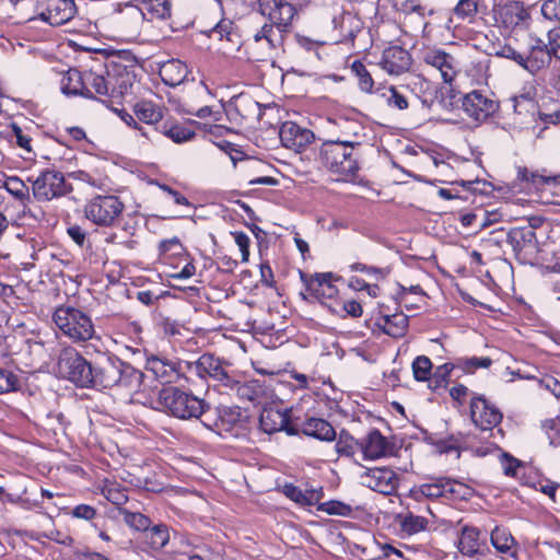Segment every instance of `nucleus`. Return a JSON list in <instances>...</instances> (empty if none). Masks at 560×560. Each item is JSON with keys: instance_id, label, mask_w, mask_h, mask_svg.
Masks as SVG:
<instances>
[{"instance_id": "7", "label": "nucleus", "mask_w": 560, "mask_h": 560, "mask_svg": "<svg viewBox=\"0 0 560 560\" xmlns=\"http://www.w3.org/2000/svg\"><path fill=\"white\" fill-rule=\"evenodd\" d=\"M57 373L78 386H90L92 378V365L73 347H65L60 350L57 361Z\"/></svg>"}, {"instance_id": "19", "label": "nucleus", "mask_w": 560, "mask_h": 560, "mask_svg": "<svg viewBox=\"0 0 560 560\" xmlns=\"http://www.w3.org/2000/svg\"><path fill=\"white\" fill-rule=\"evenodd\" d=\"M553 55L550 51L548 44L539 38L533 39L529 44L528 52L524 55L522 68L532 74H536L542 69L549 67Z\"/></svg>"}, {"instance_id": "42", "label": "nucleus", "mask_w": 560, "mask_h": 560, "mask_svg": "<svg viewBox=\"0 0 560 560\" xmlns=\"http://www.w3.org/2000/svg\"><path fill=\"white\" fill-rule=\"evenodd\" d=\"M119 514L122 516L124 522L136 530L147 532L152 524L148 516L139 512H131L127 509H119Z\"/></svg>"}, {"instance_id": "64", "label": "nucleus", "mask_w": 560, "mask_h": 560, "mask_svg": "<svg viewBox=\"0 0 560 560\" xmlns=\"http://www.w3.org/2000/svg\"><path fill=\"white\" fill-rule=\"evenodd\" d=\"M498 56L508 58L516 62L518 66L522 67V61H524V54L518 52L515 50L512 46L505 45L503 46L498 52Z\"/></svg>"}, {"instance_id": "11", "label": "nucleus", "mask_w": 560, "mask_h": 560, "mask_svg": "<svg viewBox=\"0 0 560 560\" xmlns=\"http://www.w3.org/2000/svg\"><path fill=\"white\" fill-rule=\"evenodd\" d=\"M462 109L479 127L499 109V103L491 94L474 90L462 97Z\"/></svg>"}, {"instance_id": "41", "label": "nucleus", "mask_w": 560, "mask_h": 560, "mask_svg": "<svg viewBox=\"0 0 560 560\" xmlns=\"http://www.w3.org/2000/svg\"><path fill=\"white\" fill-rule=\"evenodd\" d=\"M343 127L341 128L340 132L336 136L330 138V141H343L348 140L351 142V148L357 149L360 147L361 141V135H360V126L353 122H349L347 120L342 121Z\"/></svg>"}, {"instance_id": "32", "label": "nucleus", "mask_w": 560, "mask_h": 560, "mask_svg": "<svg viewBox=\"0 0 560 560\" xmlns=\"http://www.w3.org/2000/svg\"><path fill=\"white\" fill-rule=\"evenodd\" d=\"M513 112L518 119L516 122L523 124L525 122L526 117L534 115L536 109V104L534 100L528 94H520L512 96L509 100Z\"/></svg>"}, {"instance_id": "47", "label": "nucleus", "mask_w": 560, "mask_h": 560, "mask_svg": "<svg viewBox=\"0 0 560 560\" xmlns=\"http://www.w3.org/2000/svg\"><path fill=\"white\" fill-rule=\"evenodd\" d=\"M428 520L423 516L409 514L400 522L401 529L408 535H413L427 528Z\"/></svg>"}, {"instance_id": "18", "label": "nucleus", "mask_w": 560, "mask_h": 560, "mask_svg": "<svg viewBox=\"0 0 560 560\" xmlns=\"http://www.w3.org/2000/svg\"><path fill=\"white\" fill-rule=\"evenodd\" d=\"M280 141L283 147L300 151L313 142L315 136L312 130L304 128L293 121H285L279 130Z\"/></svg>"}, {"instance_id": "26", "label": "nucleus", "mask_w": 560, "mask_h": 560, "mask_svg": "<svg viewBox=\"0 0 560 560\" xmlns=\"http://www.w3.org/2000/svg\"><path fill=\"white\" fill-rule=\"evenodd\" d=\"M148 18V22L166 21L172 16L171 0H133Z\"/></svg>"}, {"instance_id": "33", "label": "nucleus", "mask_w": 560, "mask_h": 560, "mask_svg": "<svg viewBox=\"0 0 560 560\" xmlns=\"http://www.w3.org/2000/svg\"><path fill=\"white\" fill-rule=\"evenodd\" d=\"M480 532L476 527L465 526L458 541V549L463 555L475 556L479 550Z\"/></svg>"}, {"instance_id": "16", "label": "nucleus", "mask_w": 560, "mask_h": 560, "mask_svg": "<svg viewBox=\"0 0 560 560\" xmlns=\"http://www.w3.org/2000/svg\"><path fill=\"white\" fill-rule=\"evenodd\" d=\"M287 33L265 20L264 24L254 31L252 40L261 48L264 56L272 57L283 46Z\"/></svg>"}, {"instance_id": "34", "label": "nucleus", "mask_w": 560, "mask_h": 560, "mask_svg": "<svg viewBox=\"0 0 560 560\" xmlns=\"http://www.w3.org/2000/svg\"><path fill=\"white\" fill-rule=\"evenodd\" d=\"M283 493L292 501L302 505H313L318 500L317 491H303L292 483H287L283 486Z\"/></svg>"}, {"instance_id": "5", "label": "nucleus", "mask_w": 560, "mask_h": 560, "mask_svg": "<svg viewBox=\"0 0 560 560\" xmlns=\"http://www.w3.org/2000/svg\"><path fill=\"white\" fill-rule=\"evenodd\" d=\"M158 405L159 409L180 420L199 419L209 409V405L203 399L176 387L163 388L159 393Z\"/></svg>"}, {"instance_id": "36", "label": "nucleus", "mask_w": 560, "mask_h": 560, "mask_svg": "<svg viewBox=\"0 0 560 560\" xmlns=\"http://www.w3.org/2000/svg\"><path fill=\"white\" fill-rule=\"evenodd\" d=\"M145 539L153 550L164 548L170 540L167 526L163 524L150 526L149 530H147Z\"/></svg>"}, {"instance_id": "28", "label": "nucleus", "mask_w": 560, "mask_h": 560, "mask_svg": "<svg viewBox=\"0 0 560 560\" xmlns=\"http://www.w3.org/2000/svg\"><path fill=\"white\" fill-rule=\"evenodd\" d=\"M471 420H502L499 409L483 397H474L470 400Z\"/></svg>"}, {"instance_id": "30", "label": "nucleus", "mask_w": 560, "mask_h": 560, "mask_svg": "<svg viewBox=\"0 0 560 560\" xmlns=\"http://www.w3.org/2000/svg\"><path fill=\"white\" fill-rule=\"evenodd\" d=\"M528 16V12L524 5L516 1L503 5L500 10V18L502 22L510 27L523 24Z\"/></svg>"}, {"instance_id": "63", "label": "nucleus", "mask_w": 560, "mask_h": 560, "mask_svg": "<svg viewBox=\"0 0 560 560\" xmlns=\"http://www.w3.org/2000/svg\"><path fill=\"white\" fill-rule=\"evenodd\" d=\"M548 46L553 57L560 60V25L548 32Z\"/></svg>"}, {"instance_id": "43", "label": "nucleus", "mask_w": 560, "mask_h": 560, "mask_svg": "<svg viewBox=\"0 0 560 560\" xmlns=\"http://www.w3.org/2000/svg\"><path fill=\"white\" fill-rule=\"evenodd\" d=\"M240 398L248 401L256 400L262 393V386L259 381L254 380L244 384H241L236 380V385L233 388Z\"/></svg>"}, {"instance_id": "40", "label": "nucleus", "mask_w": 560, "mask_h": 560, "mask_svg": "<svg viewBox=\"0 0 560 560\" xmlns=\"http://www.w3.org/2000/svg\"><path fill=\"white\" fill-rule=\"evenodd\" d=\"M487 7L481 0H459L454 13L459 19L471 20L477 13L485 12Z\"/></svg>"}, {"instance_id": "51", "label": "nucleus", "mask_w": 560, "mask_h": 560, "mask_svg": "<svg viewBox=\"0 0 560 560\" xmlns=\"http://www.w3.org/2000/svg\"><path fill=\"white\" fill-rule=\"evenodd\" d=\"M236 424L237 422H202V427L205 429L212 431L223 439L238 435L236 432Z\"/></svg>"}, {"instance_id": "17", "label": "nucleus", "mask_w": 560, "mask_h": 560, "mask_svg": "<svg viewBox=\"0 0 560 560\" xmlns=\"http://www.w3.org/2000/svg\"><path fill=\"white\" fill-rule=\"evenodd\" d=\"M362 483L383 494H392L398 486L396 472L389 468H371L362 475Z\"/></svg>"}, {"instance_id": "53", "label": "nucleus", "mask_w": 560, "mask_h": 560, "mask_svg": "<svg viewBox=\"0 0 560 560\" xmlns=\"http://www.w3.org/2000/svg\"><path fill=\"white\" fill-rule=\"evenodd\" d=\"M69 177L75 180L79 185L86 184L92 188L101 189L104 186V182L101 178L94 177L85 171H74L69 173Z\"/></svg>"}, {"instance_id": "56", "label": "nucleus", "mask_w": 560, "mask_h": 560, "mask_svg": "<svg viewBox=\"0 0 560 560\" xmlns=\"http://www.w3.org/2000/svg\"><path fill=\"white\" fill-rule=\"evenodd\" d=\"M322 510L330 515L350 516L352 514V508L339 501L324 503Z\"/></svg>"}, {"instance_id": "22", "label": "nucleus", "mask_w": 560, "mask_h": 560, "mask_svg": "<svg viewBox=\"0 0 560 560\" xmlns=\"http://www.w3.org/2000/svg\"><path fill=\"white\" fill-rule=\"evenodd\" d=\"M74 14L75 4L73 0H50L40 16L50 25L58 26L69 22Z\"/></svg>"}, {"instance_id": "15", "label": "nucleus", "mask_w": 560, "mask_h": 560, "mask_svg": "<svg viewBox=\"0 0 560 560\" xmlns=\"http://www.w3.org/2000/svg\"><path fill=\"white\" fill-rule=\"evenodd\" d=\"M145 369L163 384L178 383L184 380L183 360L151 354L147 357Z\"/></svg>"}, {"instance_id": "3", "label": "nucleus", "mask_w": 560, "mask_h": 560, "mask_svg": "<svg viewBox=\"0 0 560 560\" xmlns=\"http://www.w3.org/2000/svg\"><path fill=\"white\" fill-rule=\"evenodd\" d=\"M57 329L74 343H83L95 336V327L90 314L79 307L60 305L52 313Z\"/></svg>"}, {"instance_id": "54", "label": "nucleus", "mask_w": 560, "mask_h": 560, "mask_svg": "<svg viewBox=\"0 0 560 560\" xmlns=\"http://www.w3.org/2000/svg\"><path fill=\"white\" fill-rule=\"evenodd\" d=\"M18 385V376L12 371L0 369V394L15 390Z\"/></svg>"}, {"instance_id": "9", "label": "nucleus", "mask_w": 560, "mask_h": 560, "mask_svg": "<svg viewBox=\"0 0 560 560\" xmlns=\"http://www.w3.org/2000/svg\"><path fill=\"white\" fill-rule=\"evenodd\" d=\"M469 492L470 489L466 485L451 478L439 477L430 478V482L411 489V497L417 501L440 498L466 499Z\"/></svg>"}, {"instance_id": "60", "label": "nucleus", "mask_w": 560, "mask_h": 560, "mask_svg": "<svg viewBox=\"0 0 560 560\" xmlns=\"http://www.w3.org/2000/svg\"><path fill=\"white\" fill-rule=\"evenodd\" d=\"M388 92L387 103L389 106L398 109H406L408 107L407 98L395 86H390Z\"/></svg>"}, {"instance_id": "45", "label": "nucleus", "mask_w": 560, "mask_h": 560, "mask_svg": "<svg viewBox=\"0 0 560 560\" xmlns=\"http://www.w3.org/2000/svg\"><path fill=\"white\" fill-rule=\"evenodd\" d=\"M351 70L358 78L361 91L368 93L371 92L373 90L374 81L365 66L361 61H354L351 66Z\"/></svg>"}, {"instance_id": "59", "label": "nucleus", "mask_w": 560, "mask_h": 560, "mask_svg": "<svg viewBox=\"0 0 560 560\" xmlns=\"http://www.w3.org/2000/svg\"><path fill=\"white\" fill-rule=\"evenodd\" d=\"M541 14L548 20H560V0H546L541 5Z\"/></svg>"}, {"instance_id": "57", "label": "nucleus", "mask_w": 560, "mask_h": 560, "mask_svg": "<svg viewBox=\"0 0 560 560\" xmlns=\"http://www.w3.org/2000/svg\"><path fill=\"white\" fill-rule=\"evenodd\" d=\"M453 370V365L450 363L442 364L436 368L432 377L430 378L431 383H434L435 387L444 386L450 377V374Z\"/></svg>"}, {"instance_id": "21", "label": "nucleus", "mask_w": 560, "mask_h": 560, "mask_svg": "<svg viewBox=\"0 0 560 560\" xmlns=\"http://www.w3.org/2000/svg\"><path fill=\"white\" fill-rule=\"evenodd\" d=\"M117 12L119 13L118 22L122 31L128 34H138L142 24L148 21V18L141 10L140 5L137 2H133V0L119 3Z\"/></svg>"}, {"instance_id": "48", "label": "nucleus", "mask_w": 560, "mask_h": 560, "mask_svg": "<svg viewBox=\"0 0 560 560\" xmlns=\"http://www.w3.org/2000/svg\"><path fill=\"white\" fill-rule=\"evenodd\" d=\"M432 362L425 355L417 357L412 362V372L417 381L423 382L430 380Z\"/></svg>"}, {"instance_id": "52", "label": "nucleus", "mask_w": 560, "mask_h": 560, "mask_svg": "<svg viewBox=\"0 0 560 560\" xmlns=\"http://www.w3.org/2000/svg\"><path fill=\"white\" fill-rule=\"evenodd\" d=\"M492 364V360L488 357L464 358L458 361V366L466 373H474L478 369H488Z\"/></svg>"}, {"instance_id": "61", "label": "nucleus", "mask_w": 560, "mask_h": 560, "mask_svg": "<svg viewBox=\"0 0 560 560\" xmlns=\"http://www.w3.org/2000/svg\"><path fill=\"white\" fill-rule=\"evenodd\" d=\"M334 275L330 272L316 273L312 279V290L318 294L326 285L332 282Z\"/></svg>"}, {"instance_id": "58", "label": "nucleus", "mask_w": 560, "mask_h": 560, "mask_svg": "<svg viewBox=\"0 0 560 560\" xmlns=\"http://www.w3.org/2000/svg\"><path fill=\"white\" fill-rule=\"evenodd\" d=\"M392 3L397 11L404 13L418 12L420 15H423V8L417 0H392Z\"/></svg>"}, {"instance_id": "10", "label": "nucleus", "mask_w": 560, "mask_h": 560, "mask_svg": "<svg viewBox=\"0 0 560 560\" xmlns=\"http://www.w3.org/2000/svg\"><path fill=\"white\" fill-rule=\"evenodd\" d=\"M508 243L512 246L514 255L521 264L533 265L538 259L539 246L533 226L511 229L508 233Z\"/></svg>"}, {"instance_id": "35", "label": "nucleus", "mask_w": 560, "mask_h": 560, "mask_svg": "<svg viewBox=\"0 0 560 560\" xmlns=\"http://www.w3.org/2000/svg\"><path fill=\"white\" fill-rule=\"evenodd\" d=\"M184 381L189 382L190 376L195 375L202 382H208L207 377V358L201 354L196 361L183 360Z\"/></svg>"}, {"instance_id": "25", "label": "nucleus", "mask_w": 560, "mask_h": 560, "mask_svg": "<svg viewBox=\"0 0 560 560\" xmlns=\"http://www.w3.org/2000/svg\"><path fill=\"white\" fill-rule=\"evenodd\" d=\"M361 450L365 459H377L388 454L389 444L378 431H373L362 440Z\"/></svg>"}, {"instance_id": "13", "label": "nucleus", "mask_w": 560, "mask_h": 560, "mask_svg": "<svg viewBox=\"0 0 560 560\" xmlns=\"http://www.w3.org/2000/svg\"><path fill=\"white\" fill-rule=\"evenodd\" d=\"M422 61L425 66L439 72L445 84L452 85L460 73V62L452 54L440 48H428L422 52Z\"/></svg>"}, {"instance_id": "14", "label": "nucleus", "mask_w": 560, "mask_h": 560, "mask_svg": "<svg viewBox=\"0 0 560 560\" xmlns=\"http://www.w3.org/2000/svg\"><path fill=\"white\" fill-rule=\"evenodd\" d=\"M260 15L276 27L290 32L295 7L287 0H257Z\"/></svg>"}, {"instance_id": "23", "label": "nucleus", "mask_w": 560, "mask_h": 560, "mask_svg": "<svg viewBox=\"0 0 560 560\" xmlns=\"http://www.w3.org/2000/svg\"><path fill=\"white\" fill-rule=\"evenodd\" d=\"M226 114L231 119H252L260 115V105L247 94L234 96L226 108Z\"/></svg>"}, {"instance_id": "50", "label": "nucleus", "mask_w": 560, "mask_h": 560, "mask_svg": "<svg viewBox=\"0 0 560 560\" xmlns=\"http://www.w3.org/2000/svg\"><path fill=\"white\" fill-rule=\"evenodd\" d=\"M212 34L217 35L219 39L225 38L228 42L237 44V34L235 32L234 23L231 20H221L212 30Z\"/></svg>"}, {"instance_id": "49", "label": "nucleus", "mask_w": 560, "mask_h": 560, "mask_svg": "<svg viewBox=\"0 0 560 560\" xmlns=\"http://www.w3.org/2000/svg\"><path fill=\"white\" fill-rule=\"evenodd\" d=\"M165 135L176 143L187 142L196 136L190 127L179 124L170 127Z\"/></svg>"}, {"instance_id": "4", "label": "nucleus", "mask_w": 560, "mask_h": 560, "mask_svg": "<svg viewBox=\"0 0 560 560\" xmlns=\"http://www.w3.org/2000/svg\"><path fill=\"white\" fill-rule=\"evenodd\" d=\"M355 149L351 142L325 140L319 149V159L327 170L343 180L351 179L359 171Z\"/></svg>"}, {"instance_id": "55", "label": "nucleus", "mask_w": 560, "mask_h": 560, "mask_svg": "<svg viewBox=\"0 0 560 560\" xmlns=\"http://www.w3.org/2000/svg\"><path fill=\"white\" fill-rule=\"evenodd\" d=\"M353 22L354 18L351 14H343L339 20L334 19L335 25L337 26L339 24L341 27V40H348L354 37V31L351 27Z\"/></svg>"}, {"instance_id": "27", "label": "nucleus", "mask_w": 560, "mask_h": 560, "mask_svg": "<svg viewBox=\"0 0 560 560\" xmlns=\"http://www.w3.org/2000/svg\"><path fill=\"white\" fill-rule=\"evenodd\" d=\"M187 74V66L175 59L165 62L160 69L162 80L170 86L180 84L186 79Z\"/></svg>"}, {"instance_id": "37", "label": "nucleus", "mask_w": 560, "mask_h": 560, "mask_svg": "<svg viewBox=\"0 0 560 560\" xmlns=\"http://www.w3.org/2000/svg\"><path fill=\"white\" fill-rule=\"evenodd\" d=\"M4 188L23 205L31 200L28 186L16 176L8 177L4 182Z\"/></svg>"}, {"instance_id": "29", "label": "nucleus", "mask_w": 560, "mask_h": 560, "mask_svg": "<svg viewBox=\"0 0 560 560\" xmlns=\"http://www.w3.org/2000/svg\"><path fill=\"white\" fill-rule=\"evenodd\" d=\"M83 80V72L78 69H69L61 77L60 90L67 96H82L86 94Z\"/></svg>"}, {"instance_id": "2", "label": "nucleus", "mask_w": 560, "mask_h": 560, "mask_svg": "<svg viewBox=\"0 0 560 560\" xmlns=\"http://www.w3.org/2000/svg\"><path fill=\"white\" fill-rule=\"evenodd\" d=\"M92 378L90 386L93 387H117L128 393H136L142 384L143 373L118 358L106 357L92 365Z\"/></svg>"}, {"instance_id": "44", "label": "nucleus", "mask_w": 560, "mask_h": 560, "mask_svg": "<svg viewBox=\"0 0 560 560\" xmlns=\"http://www.w3.org/2000/svg\"><path fill=\"white\" fill-rule=\"evenodd\" d=\"M491 544L499 552L505 553L513 546L514 538L508 530L495 527L491 533Z\"/></svg>"}, {"instance_id": "62", "label": "nucleus", "mask_w": 560, "mask_h": 560, "mask_svg": "<svg viewBox=\"0 0 560 560\" xmlns=\"http://www.w3.org/2000/svg\"><path fill=\"white\" fill-rule=\"evenodd\" d=\"M544 430L552 446L560 445V422H545Z\"/></svg>"}, {"instance_id": "1", "label": "nucleus", "mask_w": 560, "mask_h": 560, "mask_svg": "<svg viewBox=\"0 0 560 560\" xmlns=\"http://www.w3.org/2000/svg\"><path fill=\"white\" fill-rule=\"evenodd\" d=\"M129 65L121 61L108 60L104 67L83 72V97L114 96L124 94L132 86L135 81V65L131 59H126Z\"/></svg>"}, {"instance_id": "8", "label": "nucleus", "mask_w": 560, "mask_h": 560, "mask_svg": "<svg viewBox=\"0 0 560 560\" xmlns=\"http://www.w3.org/2000/svg\"><path fill=\"white\" fill-rule=\"evenodd\" d=\"M257 429L267 434L278 431H284L288 435L303 433L326 442L336 439V429L331 422H257Z\"/></svg>"}, {"instance_id": "38", "label": "nucleus", "mask_w": 560, "mask_h": 560, "mask_svg": "<svg viewBox=\"0 0 560 560\" xmlns=\"http://www.w3.org/2000/svg\"><path fill=\"white\" fill-rule=\"evenodd\" d=\"M135 114L139 120L152 125L162 119V112L151 102H140L135 106Z\"/></svg>"}, {"instance_id": "6", "label": "nucleus", "mask_w": 560, "mask_h": 560, "mask_svg": "<svg viewBox=\"0 0 560 560\" xmlns=\"http://www.w3.org/2000/svg\"><path fill=\"white\" fill-rule=\"evenodd\" d=\"M124 202L116 195L97 194L84 205V217L91 223L102 228L114 226L122 214Z\"/></svg>"}, {"instance_id": "31", "label": "nucleus", "mask_w": 560, "mask_h": 560, "mask_svg": "<svg viewBox=\"0 0 560 560\" xmlns=\"http://www.w3.org/2000/svg\"><path fill=\"white\" fill-rule=\"evenodd\" d=\"M382 320L381 327L383 331L390 337L400 338L407 331L408 316L402 313L386 315Z\"/></svg>"}, {"instance_id": "39", "label": "nucleus", "mask_w": 560, "mask_h": 560, "mask_svg": "<svg viewBox=\"0 0 560 560\" xmlns=\"http://www.w3.org/2000/svg\"><path fill=\"white\" fill-rule=\"evenodd\" d=\"M517 177L523 182L533 184L535 187L560 185V173L553 176H544L529 172L527 168H518Z\"/></svg>"}, {"instance_id": "12", "label": "nucleus", "mask_w": 560, "mask_h": 560, "mask_svg": "<svg viewBox=\"0 0 560 560\" xmlns=\"http://www.w3.org/2000/svg\"><path fill=\"white\" fill-rule=\"evenodd\" d=\"M72 190L60 172L46 170L32 180L33 197L39 201H50Z\"/></svg>"}, {"instance_id": "24", "label": "nucleus", "mask_w": 560, "mask_h": 560, "mask_svg": "<svg viewBox=\"0 0 560 560\" xmlns=\"http://www.w3.org/2000/svg\"><path fill=\"white\" fill-rule=\"evenodd\" d=\"M207 358V377L226 388H234L236 380L225 370V362L211 353H205Z\"/></svg>"}, {"instance_id": "20", "label": "nucleus", "mask_w": 560, "mask_h": 560, "mask_svg": "<svg viewBox=\"0 0 560 560\" xmlns=\"http://www.w3.org/2000/svg\"><path fill=\"white\" fill-rule=\"evenodd\" d=\"M378 63L388 74L399 75L410 68L411 56L399 46H390L383 51Z\"/></svg>"}, {"instance_id": "46", "label": "nucleus", "mask_w": 560, "mask_h": 560, "mask_svg": "<svg viewBox=\"0 0 560 560\" xmlns=\"http://www.w3.org/2000/svg\"><path fill=\"white\" fill-rule=\"evenodd\" d=\"M436 447L440 453H451L455 451L457 458L460 456V451L467 447V443L462 436H450L448 439H441L436 442Z\"/></svg>"}]
</instances>
